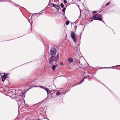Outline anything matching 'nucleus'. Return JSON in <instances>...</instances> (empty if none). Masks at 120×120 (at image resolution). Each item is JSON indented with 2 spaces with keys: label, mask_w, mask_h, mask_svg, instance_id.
<instances>
[{
  "label": "nucleus",
  "mask_w": 120,
  "mask_h": 120,
  "mask_svg": "<svg viewBox=\"0 0 120 120\" xmlns=\"http://www.w3.org/2000/svg\"><path fill=\"white\" fill-rule=\"evenodd\" d=\"M59 56V54L58 53L56 57L52 56L50 57L49 59V64L52 65L56 64L58 61Z\"/></svg>",
  "instance_id": "1"
},
{
  "label": "nucleus",
  "mask_w": 120,
  "mask_h": 120,
  "mask_svg": "<svg viewBox=\"0 0 120 120\" xmlns=\"http://www.w3.org/2000/svg\"><path fill=\"white\" fill-rule=\"evenodd\" d=\"M56 48L54 47H52L51 49L50 52V55L51 56L55 57L56 55Z\"/></svg>",
  "instance_id": "2"
},
{
  "label": "nucleus",
  "mask_w": 120,
  "mask_h": 120,
  "mask_svg": "<svg viewBox=\"0 0 120 120\" xmlns=\"http://www.w3.org/2000/svg\"><path fill=\"white\" fill-rule=\"evenodd\" d=\"M71 36L74 41L76 42V39L74 33L73 32L71 33Z\"/></svg>",
  "instance_id": "3"
},
{
  "label": "nucleus",
  "mask_w": 120,
  "mask_h": 120,
  "mask_svg": "<svg viewBox=\"0 0 120 120\" xmlns=\"http://www.w3.org/2000/svg\"><path fill=\"white\" fill-rule=\"evenodd\" d=\"M0 75L1 77L2 81L4 82L6 79L5 74H4V75L3 73H1Z\"/></svg>",
  "instance_id": "4"
},
{
  "label": "nucleus",
  "mask_w": 120,
  "mask_h": 120,
  "mask_svg": "<svg viewBox=\"0 0 120 120\" xmlns=\"http://www.w3.org/2000/svg\"><path fill=\"white\" fill-rule=\"evenodd\" d=\"M94 20H98L100 21H102V19L100 17H94Z\"/></svg>",
  "instance_id": "5"
},
{
  "label": "nucleus",
  "mask_w": 120,
  "mask_h": 120,
  "mask_svg": "<svg viewBox=\"0 0 120 120\" xmlns=\"http://www.w3.org/2000/svg\"><path fill=\"white\" fill-rule=\"evenodd\" d=\"M58 65H53L52 66V69L53 71H55V69L56 68V66H57Z\"/></svg>",
  "instance_id": "6"
},
{
  "label": "nucleus",
  "mask_w": 120,
  "mask_h": 120,
  "mask_svg": "<svg viewBox=\"0 0 120 120\" xmlns=\"http://www.w3.org/2000/svg\"><path fill=\"white\" fill-rule=\"evenodd\" d=\"M45 89L47 92V94L48 95L50 93V90H49L47 88H45L44 89Z\"/></svg>",
  "instance_id": "7"
},
{
  "label": "nucleus",
  "mask_w": 120,
  "mask_h": 120,
  "mask_svg": "<svg viewBox=\"0 0 120 120\" xmlns=\"http://www.w3.org/2000/svg\"><path fill=\"white\" fill-rule=\"evenodd\" d=\"M54 5H54V7L57 10H58L59 9V6L58 5H56L55 4H54Z\"/></svg>",
  "instance_id": "8"
},
{
  "label": "nucleus",
  "mask_w": 120,
  "mask_h": 120,
  "mask_svg": "<svg viewBox=\"0 0 120 120\" xmlns=\"http://www.w3.org/2000/svg\"><path fill=\"white\" fill-rule=\"evenodd\" d=\"M68 60L70 62L72 63L73 62V60L72 58H70L68 59Z\"/></svg>",
  "instance_id": "9"
},
{
  "label": "nucleus",
  "mask_w": 120,
  "mask_h": 120,
  "mask_svg": "<svg viewBox=\"0 0 120 120\" xmlns=\"http://www.w3.org/2000/svg\"><path fill=\"white\" fill-rule=\"evenodd\" d=\"M54 4L53 3H51L50 4V5L51 6L54 7Z\"/></svg>",
  "instance_id": "10"
},
{
  "label": "nucleus",
  "mask_w": 120,
  "mask_h": 120,
  "mask_svg": "<svg viewBox=\"0 0 120 120\" xmlns=\"http://www.w3.org/2000/svg\"><path fill=\"white\" fill-rule=\"evenodd\" d=\"M60 6L62 8H64V5L62 3L60 4Z\"/></svg>",
  "instance_id": "11"
},
{
  "label": "nucleus",
  "mask_w": 120,
  "mask_h": 120,
  "mask_svg": "<svg viewBox=\"0 0 120 120\" xmlns=\"http://www.w3.org/2000/svg\"><path fill=\"white\" fill-rule=\"evenodd\" d=\"M69 21H67L66 22V25H68L69 24Z\"/></svg>",
  "instance_id": "12"
},
{
  "label": "nucleus",
  "mask_w": 120,
  "mask_h": 120,
  "mask_svg": "<svg viewBox=\"0 0 120 120\" xmlns=\"http://www.w3.org/2000/svg\"><path fill=\"white\" fill-rule=\"evenodd\" d=\"M97 14H96L94 15L93 16V18H94V17H96V16H97Z\"/></svg>",
  "instance_id": "13"
},
{
  "label": "nucleus",
  "mask_w": 120,
  "mask_h": 120,
  "mask_svg": "<svg viewBox=\"0 0 120 120\" xmlns=\"http://www.w3.org/2000/svg\"><path fill=\"white\" fill-rule=\"evenodd\" d=\"M56 94L57 95H59L60 94V93L59 92H57L56 93Z\"/></svg>",
  "instance_id": "14"
},
{
  "label": "nucleus",
  "mask_w": 120,
  "mask_h": 120,
  "mask_svg": "<svg viewBox=\"0 0 120 120\" xmlns=\"http://www.w3.org/2000/svg\"><path fill=\"white\" fill-rule=\"evenodd\" d=\"M65 10H66V8H64L63 10V11L64 12L65 11Z\"/></svg>",
  "instance_id": "15"
},
{
  "label": "nucleus",
  "mask_w": 120,
  "mask_h": 120,
  "mask_svg": "<svg viewBox=\"0 0 120 120\" xmlns=\"http://www.w3.org/2000/svg\"><path fill=\"white\" fill-rule=\"evenodd\" d=\"M87 77V76H86V78H85L84 79H83V80L82 81H81L80 82V83H82L83 81H84V79H85V78H86Z\"/></svg>",
  "instance_id": "16"
},
{
  "label": "nucleus",
  "mask_w": 120,
  "mask_h": 120,
  "mask_svg": "<svg viewBox=\"0 0 120 120\" xmlns=\"http://www.w3.org/2000/svg\"><path fill=\"white\" fill-rule=\"evenodd\" d=\"M110 2L106 4V6H108L110 4Z\"/></svg>",
  "instance_id": "17"
},
{
  "label": "nucleus",
  "mask_w": 120,
  "mask_h": 120,
  "mask_svg": "<svg viewBox=\"0 0 120 120\" xmlns=\"http://www.w3.org/2000/svg\"><path fill=\"white\" fill-rule=\"evenodd\" d=\"M64 3H67V1L66 0H64Z\"/></svg>",
  "instance_id": "18"
},
{
  "label": "nucleus",
  "mask_w": 120,
  "mask_h": 120,
  "mask_svg": "<svg viewBox=\"0 0 120 120\" xmlns=\"http://www.w3.org/2000/svg\"><path fill=\"white\" fill-rule=\"evenodd\" d=\"M39 87L40 88H42L43 89H44V87H42V86H39Z\"/></svg>",
  "instance_id": "19"
},
{
  "label": "nucleus",
  "mask_w": 120,
  "mask_h": 120,
  "mask_svg": "<svg viewBox=\"0 0 120 120\" xmlns=\"http://www.w3.org/2000/svg\"><path fill=\"white\" fill-rule=\"evenodd\" d=\"M97 12V11H93V13H96Z\"/></svg>",
  "instance_id": "20"
},
{
  "label": "nucleus",
  "mask_w": 120,
  "mask_h": 120,
  "mask_svg": "<svg viewBox=\"0 0 120 120\" xmlns=\"http://www.w3.org/2000/svg\"><path fill=\"white\" fill-rule=\"evenodd\" d=\"M60 64L61 65H62L63 64V63L62 62L61 63H60Z\"/></svg>",
  "instance_id": "21"
},
{
  "label": "nucleus",
  "mask_w": 120,
  "mask_h": 120,
  "mask_svg": "<svg viewBox=\"0 0 120 120\" xmlns=\"http://www.w3.org/2000/svg\"><path fill=\"white\" fill-rule=\"evenodd\" d=\"M37 87V86H34L33 87Z\"/></svg>",
  "instance_id": "22"
},
{
  "label": "nucleus",
  "mask_w": 120,
  "mask_h": 120,
  "mask_svg": "<svg viewBox=\"0 0 120 120\" xmlns=\"http://www.w3.org/2000/svg\"><path fill=\"white\" fill-rule=\"evenodd\" d=\"M79 62L80 63V61H79Z\"/></svg>",
  "instance_id": "23"
},
{
  "label": "nucleus",
  "mask_w": 120,
  "mask_h": 120,
  "mask_svg": "<svg viewBox=\"0 0 120 120\" xmlns=\"http://www.w3.org/2000/svg\"><path fill=\"white\" fill-rule=\"evenodd\" d=\"M92 20H91V22H92Z\"/></svg>",
  "instance_id": "24"
}]
</instances>
